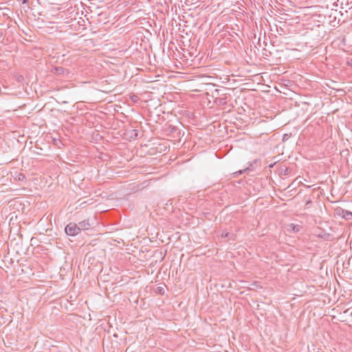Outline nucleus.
<instances>
[{"label": "nucleus", "mask_w": 352, "mask_h": 352, "mask_svg": "<svg viewBox=\"0 0 352 352\" xmlns=\"http://www.w3.org/2000/svg\"><path fill=\"white\" fill-rule=\"evenodd\" d=\"M65 232L67 235L76 236L80 232V227L75 223H69L65 228Z\"/></svg>", "instance_id": "f257e3e1"}, {"label": "nucleus", "mask_w": 352, "mask_h": 352, "mask_svg": "<svg viewBox=\"0 0 352 352\" xmlns=\"http://www.w3.org/2000/svg\"><path fill=\"white\" fill-rule=\"evenodd\" d=\"M51 72L62 76H67L69 73L67 69L63 67H53L51 69Z\"/></svg>", "instance_id": "f03ea898"}, {"label": "nucleus", "mask_w": 352, "mask_h": 352, "mask_svg": "<svg viewBox=\"0 0 352 352\" xmlns=\"http://www.w3.org/2000/svg\"><path fill=\"white\" fill-rule=\"evenodd\" d=\"M336 214L341 216L342 218L345 219H352V212L348 210H345L341 208H338L336 209Z\"/></svg>", "instance_id": "7ed1b4c3"}, {"label": "nucleus", "mask_w": 352, "mask_h": 352, "mask_svg": "<svg viewBox=\"0 0 352 352\" xmlns=\"http://www.w3.org/2000/svg\"><path fill=\"white\" fill-rule=\"evenodd\" d=\"M94 225V222H90L89 219L83 220L78 223V226L81 230H87L89 226Z\"/></svg>", "instance_id": "20e7f679"}, {"label": "nucleus", "mask_w": 352, "mask_h": 352, "mask_svg": "<svg viewBox=\"0 0 352 352\" xmlns=\"http://www.w3.org/2000/svg\"><path fill=\"white\" fill-rule=\"evenodd\" d=\"M25 176L22 173H16L14 176L15 181L22 182L25 179Z\"/></svg>", "instance_id": "39448f33"}, {"label": "nucleus", "mask_w": 352, "mask_h": 352, "mask_svg": "<svg viewBox=\"0 0 352 352\" xmlns=\"http://www.w3.org/2000/svg\"><path fill=\"white\" fill-rule=\"evenodd\" d=\"M129 98L134 103L138 102L140 100L139 96L135 94H131Z\"/></svg>", "instance_id": "423d86ee"}, {"label": "nucleus", "mask_w": 352, "mask_h": 352, "mask_svg": "<svg viewBox=\"0 0 352 352\" xmlns=\"http://www.w3.org/2000/svg\"><path fill=\"white\" fill-rule=\"evenodd\" d=\"M232 234L230 233V232H223L222 234H221V236L223 238H228V239H230L232 236Z\"/></svg>", "instance_id": "0eeeda50"}, {"label": "nucleus", "mask_w": 352, "mask_h": 352, "mask_svg": "<svg viewBox=\"0 0 352 352\" xmlns=\"http://www.w3.org/2000/svg\"><path fill=\"white\" fill-rule=\"evenodd\" d=\"M138 135V130L133 129L131 131V138H137Z\"/></svg>", "instance_id": "6e6552de"}, {"label": "nucleus", "mask_w": 352, "mask_h": 352, "mask_svg": "<svg viewBox=\"0 0 352 352\" xmlns=\"http://www.w3.org/2000/svg\"><path fill=\"white\" fill-rule=\"evenodd\" d=\"M289 135L288 134H284L283 136V141H286L289 139Z\"/></svg>", "instance_id": "1a4fd4ad"}, {"label": "nucleus", "mask_w": 352, "mask_h": 352, "mask_svg": "<svg viewBox=\"0 0 352 352\" xmlns=\"http://www.w3.org/2000/svg\"><path fill=\"white\" fill-rule=\"evenodd\" d=\"M311 200H307L306 201V206H307L308 204H311Z\"/></svg>", "instance_id": "9d476101"}, {"label": "nucleus", "mask_w": 352, "mask_h": 352, "mask_svg": "<svg viewBox=\"0 0 352 352\" xmlns=\"http://www.w3.org/2000/svg\"><path fill=\"white\" fill-rule=\"evenodd\" d=\"M21 1H22V3H23V4H24V3H28V0H21Z\"/></svg>", "instance_id": "9b49d317"}, {"label": "nucleus", "mask_w": 352, "mask_h": 352, "mask_svg": "<svg viewBox=\"0 0 352 352\" xmlns=\"http://www.w3.org/2000/svg\"><path fill=\"white\" fill-rule=\"evenodd\" d=\"M158 289H159L160 292H161L163 290V288H162V287H161V288H158Z\"/></svg>", "instance_id": "f8f14e48"}, {"label": "nucleus", "mask_w": 352, "mask_h": 352, "mask_svg": "<svg viewBox=\"0 0 352 352\" xmlns=\"http://www.w3.org/2000/svg\"><path fill=\"white\" fill-rule=\"evenodd\" d=\"M244 171H245V170H241V171L239 172V173H240V174H241V173H242L243 172H244Z\"/></svg>", "instance_id": "ddd939ff"}]
</instances>
